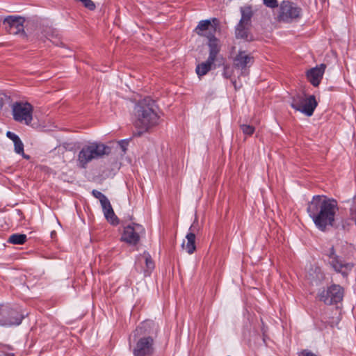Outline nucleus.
Returning a JSON list of instances; mask_svg holds the SVG:
<instances>
[{
    "label": "nucleus",
    "instance_id": "1",
    "mask_svg": "<svg viewBox=\"0 0 356 356\" xmlns=\"http://www.w3.org/2000/svg\"><path fill=\"white\" fill-rule=\"evenodd\" d=\"M338 211L337 202L325 195H314L309 202L307 211L316 227L324 231L327 226H332Z\"/></svg>",
    "mask_w": 356,
    "mask_h": 356
},
{
    "label": "nucleus",
    "instance_id": "2",
    "mask_svg": "<svg viewBox=\"0 0 356 356\" xmlns=\"http://www.w3.org/2000/svg\"><path fill=\"white\" fill-rule=\"evenodd\" d=\"M155 107L154 101L149 97L144 98L135 106L134 124L138 130L135 136H140L159 124V116Z\"/></svg>",
    "mask_w": 356,
    "mask_h": 356
},
{
    "label": "nucleus",
    "instance_id": "3",
    "mask_svg": "<svg viewBox=\"0 0 356 356\" xmlns=\"http://www.w3.org/2000/svg\"><path fill=\"white\" fill-rule=\"evenodd\" d=\"M111 152V148L109 146L102 143H93L83 147L79 153L78 161L82 168H86V165L92 160L108 155Z\"/></svg>",
    "mask_w": 356,
    "mask_h": 356
},
{
    "label": "nucleus",
    "instance_id": "4",
    "mask_svg": "<svg viewBox=\"0 0 356 356\" xmlns=\"http://www.w3.org/2000/svg\"><path fill=\"white\" fill-rule=\"evenodd\" d=\"M318 104L314 95L298 94L293 97L291 106L307 116H312Z\"/></svg>",
    "mask_w": 356,
    "mask_h": 356
},
{
    "label": "nucleus",
    "instance_id": "5",
    "mask_svg": "<svg viewBox=\"0 0 356 356\" xmlns=\"http://www.w3.org/2000/svg\"><path fill=\"white\" fill-rule=\"evenodd\" d=\"M14 120L29 125L33 120V106L27 102H16L12 105Z\"/></svg>",
    "mask_w": 356,
    "mask_h": 356
},
{
    "label": "nucleus",
    "instance_id": "6",
    "mask_svg": "<svg viewBox=\"0 0 356 356\" xmlns=\"http://www.w3.org/2000/svg\"><path fill=\"white\" fill-rule=\"evenodd\" d=\"M302 17V9L296 3L283 1L279 9L278 20L280 22L291 23L299 19Z\"/></svg>",
    "mask_w": 356,
    "mask_h": 356
},
{
    "label": "nucleus",
    "instance_id": "7",
    "mask_svg": "<svg viewBox=\"0 0 356 356\" xmlns=\"http://www.w3.org/2000/svg\"><path fill=\"white\" fill-rule=\"evenodd\" d=\"M24 315L7 305H0V325L14 326L21 324Z\"/></svg>",
    "mask_w": 356,
    "mask_h": 356
},
{
    "label": "nucleus",
    "instance_id": "8",
    "mask_svg": "<svg viewBox=\"0 0 356 356\" xmlns=\"http://www.w3.org/2000/svg\"><path fill=\"white\" fill-rule=\"evenodd\" d=\"M325 254L328 257V261L333 269L339 273H341L343 277H347L348 273L351 271L353 264L352 263L346 262L334 252L333 247H332Z\"/></svg>",
    "mask_w": 356,
    "mask_h": 356
},
{
    "label": "nucleus",
    "instance_id": "9",
    "mask_svg": "<svg viewBox=\"0 0 356 356\" xmlns=\"http://www.w3.org/2000/svg\"><path fill=\"white\" fill-rule=\"evenodd\" d=\"M318 296L327 305L337 303L343 299V289L338 284H332L327 290L319 292Z\"/></svg>",
    "mask_w": 356,
    "mask_h": 356
},
{
    "label": "nucleus",
    "instance_id": "10",
    "mask_svg": "<svg viewBox=\"0 0 356 356\" xmlns=\"http://www.w3.org/2000/svg\"><path fill=\"white\" fill-rule=\"evenodd\" d=\"M219 24V20L216 17L201 20L195 28V32L200 36L211 38L215 36Z\"/></svg>",
    "mask_w": 356,
    "mask_h": 356
},
{
    "label": "nucleus",
    "instance_id": "11",
    "mask_svg": "<svg viewBox=\"0 0 356 356\" xmlns=\"http://www.w3.org/2000/svg\"><path fill=\"white\" fill-rule=\"evenodd\" d=\"M254 63V58L251 54L245 51L240 50L233 58L234 67L241 70V76H247L249 73L248 69Z\"/></svg>",
    "mask_w": 356,
    "mask_h": 356
},
{
    "label": "nucleus",
    "instance_id": "12",
    "mask_svg": "<svg viewBox=\"0 0 356 356\" xmlns=\"http://www.w3.org/2000/svg\"><path fill=\"white\" fill-rule=\"evenodd\" d=\"M145 233L143 227L137 223H132L124 227L122 235V241L131 244L136 245L140 238V235Z\"/></svg>",
    "mask_w": 356,
    "mask_h": 356
},
{
    "label": "nucleus",
    "instance_id": "13",
    "mask_svg": "<svg viewBox=\"0 0 356 356\" xmlns=\"http://www.w3.org/2000/svg\"><path fill=\"white\" fill-rule=\"evenodd\" d=\"M154 267V262L149 252L145 251L137 257L135 268L139 272L143 271L145 276L149 275Z\"/></svg>",
    "mask_w": 356,
    "mask_h": 356
},
{
    "label": "nucleus",
    "instance_id": "14",
    "mask_svg": "<svg viewBox=\"0 0 356 356\" xmlns=\"http://www.w3.org/2000/svg\"><path fill=\"white\" fill-rule=\"evenodd\" d=\"M25 19L19 16H8L3 22L6 31L13 35L24 32V23Z\"/></svg>",
    "mask_w": 356,
    "mask_h": 356
},
{
    "label": "nucleus",
    "instance_id": "15",
    "mask_svg": "<svg viewBox=\"0 0 356 356\" xmlns=\"http://www.w3.org/2000/svg\"><path fill=\"white\" fill-rule=\"evenodd\" d=\"M153 342L151 337L140 338L134 350V356H151L154 352Z\"/></svg>",
    "mask_w": 356,
    "mask_h": 356
},
{
    "label": "nucleus",
    "instance_id": "16",
    "mask_svg": "<svg viewBox=\"0 0 356 356\" xmlns=\"http://www.w3.org/2000/svg\"><path fill=\"white\" fill-rule=\"evenodd\" d=\"M325 69L326 65L325 64H321L307 71V78L312 86L316 87L320 84Z\"/></svg>",
    "mask_w": 356,
    "mask_h": 356
},
{
    "label": "nucleus",
    "instance_id": "17",
    "mask_svg": "<svg viewBox=\"0 0 356 356\" xmlns=\"http://www.w3.org/2000/svg\"><path fill=\"white\" fill-rule=\"evenodd\" d=\"M100 203L106 219L113 225H118L119 223V220L114 213L109 200L106 197Z\"/></svg>",
    "mask_w": 356,
    "mask_h": 356
},
{
    "label": "nucleus",
    "instance_id": "18",
    "mask_svg": "<svg viewBox=\"0 0 356 356\" xmlns=\"http://www.w3.org/2000/svg\"><path fill=\"white\" fill-rule=\"evenodd\" d=\"M209 54L208 58L210 62H215L217 55L220 50V40L216 37L208 38Z\"/></svg>",
    "mask_w": 356,
    "mask_h": 356
},
{
    "label": "nucleus",
    "instance_id": "19",
    "mask_svg": "<svg viewBox=\"0 0 356 356\" xmlns=\"http://www.w3.org/2000/svg\"><path fill=\"white\" fill-rule=\"evenodd\" d=\"M6 136L9 139L13 140V142L14 143L15 151L16 153H17L19 154H22L24 156V157L26 158V159H29V156L24 155V144H23V143L22 142L21 139L19 138V137L17 135H16L15 133H13L12 131H8L6 133Z\"/></svg>",
    "mask_w": 356,
    "mask_h": 356
},
{
    "label": "nucleus",
    "instance_id": "20",
    "mask_svg": "<svg viewBox=\"0 0 356 356\" xmlns=\"http://www.w3.org/2000/svg\"><path fill=\"white\" fill-rule=\"evenodd\" d=\"M186 241H184L181 243V248L188 254H192L195 250V235L192 232H189L186 236Z\"/></svg>",
    "mask_w": 356,
    "mask_h": 356
},
{
    "label": "nucleus",
    "instance_id": "21",
    "mask_svg": "<svg viewBox=\"0 0 356 356\" xmlns=\"http://www.w3.org/2000/svg\"><path fill=\"white\" fill-rule=\"evenodd\" d=\"M250 25L241 24L238 22L236 26L235 34L237 38L246 39L248 38Z\"/></svg>",
    "mask_w": 356,
    "mask_h": 356
},
{
    "label": "nucleus",
    "instance_id": "22",
    "mask_svg": "<svg viewBox=\"0 0 356 356\" xmlns=\"http://www.w3.org/2000/svg\"><path fill=\"white\" fill-rule=\"evenodd\" d=\"M214 64V62H210L209 58L205 62L198 64L196 67V73L199 77L202 76L208 73L211 69V66Z\"/></svg>",
    "mask_w": 356,
    "mask_h": 356
},
{
    "label": "nucleus",
    "instance_id": "23",
    "mask_svg": "<svg viewBox=\"0 0 356 356\" xmlns=\"http://www.w3.org/2000/svg\"><path fill=\"white\" fill-rule=\"evenodd\" d=\"M153 321L147 320L143 321L134 331V335L143 334L145 333H150L148 328H150L152 325H154Z\"/></svg>",
    "mask_w": 356,
    "mask_h": 356
},
{
    "label": "nucleus",
    "instance_id": "24",
    "mask_svg": "<svg viewBox=\"0 0 356 356\" xmlns=\"http://www.w3.org/2000/svg\"><path fill=\"white\" fill-rule=\"evenodd\" d=\"M241 18L239 21L241 24L250 25V19L252 13L250 7H244L241 8Z\"/></svg>",
    "mask_w": 356,
    "mask_h": 356
},
{
    "label": "nucleus",
    "instance_id": "25",
    "mask_svg": "<svg viewBox=\"0 0 356 356\" xmlns=\"http://www.w3.org/2000/svg\"><path fill=\"white\" fill-rule=\"evenodd\" d=\"M27 240V236L24 234H13L8 239V242L15 245H22Z\"/></svg>",
    "mask_w": 356,
    "mask_h": 356
},
{
    "label": "nucleus",
    "instance_id": "26",
    "mask_svg": "<svg viewBox=\"0 0 356 356\" xmlns=\"http://www.w3.org/2000/svg\"><path fill=\"white\" fill-rule=\"evenodd\" d=\"M241 129L243 133L247 136L252 135L254 131V127L251 125L242 124L241 125Z\"/></svg>",
    "mask_w": 356,
    "mask_h": 356
},
{
    "label": "nucleus",
    "instance_id": "27",
    "mask_svg": "<svg viewBox=\"0 0 356 356\" xmlns=\"http://www.w3.org/2000/svg\"><path fill=\"white\" fill-rule=\"evenodd\" d=\"M350 213L351 218L355 222L356 224V195L353 199L352 204L350 208Z\"/></svg>",
    "mask_w": 356,
    "mask_h": 356
},
{
    "label": "nucleus",
    "instance_id": "28",
    "mask_svg": "<svg viewBox=\"0 0 356 356\" xmlns=\"http://www.w3.org/2000/svg\"><path fill=\"white\" fill-rule=\"evenodd\" d=\"M129 145V141L127 140H122L118 141L117 143V147H120L123 154H125L127 152V146Z\"/></svg>",
    "mask_w": 356,
    "mask_h": 356
},
{
    "label": "nucleus",
    "instance_id": "29",
    "mask_svg": "<svg viewBox=\"0 0 356 356\" xmlns=\"http://www.w3.org/2000/svg\"><path fill=\"white\" fill-rule=\"evenodd\" d=\"M10 100V97L4 93H0V111L3 106Z\"/></svg>",
    "mask_w": 356,
    "mask_h": 356
},
{
    "label": "nucleus",
    "instance_id": "30",
    "mask_svg": "<svg viewBox=\"0 0 356 356\" xmlns=\"http://www.w3.org/2000/svg\"><path fill=\"white\" fill-rule=\"evenodd\" d=\"M92 194L95 198L98 199L100 202L106 198L105 195L97 190H92Z\"/></svg>",
    "mask_w": 356,
    "mask_h": 356
},
{
    "label": "nucleus",
    "instance_id": "31",
    "mask_svg": "<svg viewBox=\"0 0 356 356\" xmlns=\"http://www.w3.org/2000/svg\"><path fill=\"white\" fill-rule=\"evenodd\" d=\"M264 3L269 8H274L278 6L277 0H264Z\"/></svg>",
    "mask_w": 356,
    "mask_h": 356
},
{
    "label": "nucleus",
    "instance_id": "32",
    "mask_svg": "<svg viewBox=\"0 0 356 356\" xmlns=\"http://www.w3.org/2000/svg\"><path fill=\"white\" fill-rule=\"evenodd\" d=\"M222 75L226 79H229L232 76V71L230 70V68L229 66H225Z\"/></svg>",
    "mask_w": 356,
    "mask_h": 356
},
{
    "label": "nucleus",
    "instance_id": "33",
    "mask_svg": "<svg viewBox=\"0 0 356 356\" xmlns=\"http://www.w3.org/2000/svg\"><path fill=\"white\" fill-rule=\"evenodd\" d=\"M301 356H317L312 352L308 350H304L301 353Z\"/></svg>",
    "mask_w": 356,
    "mask_h": 356
},
{
    "label": "nucleus",
    "instance_id": "34",
    "mask_svg": "<svg viewBox=\"0 0 356 356\" xmlns=\"http://www.w3.org/2000/svg\"><path fill=\"white\" fill-rule=\"evenodd\" d=\"M232 83H233L235 89H237L238 86H237V84H236V81H232Z\"/></svg>",
    "mask_w": 356,
    "mask_h": 356
}]
</instances>
